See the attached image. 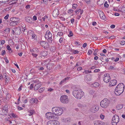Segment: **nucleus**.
Here are the masks:
<instances>
[{"label":"nucleus","instance_id":"c85d7f7f","mask_svg":"<svg viewBox=\"0 0 125 125\" xmlns=\"http://www.w3.org/2000/svg\"><path fill=\"white\" fill-rule=\"evenodd\" d=\"M104 14L102 12L100 11V13L99 14V15L101 18H103V16H104Z\"/></svg>","mask_w":125,"mask_h":125},{"label":"nucleus","instance_id":"9b49d317","mask_svg":"<svg viewBox=\"0 0 125 125\" xmlns=\"http://www.w3.org/2000/svg\"><path fill=\"white\" fill-rule=\"evenodd\" d=\"M70 77H67L62 80L60 83V85H62L65 84L67 82V81L70 79Z\"/></svg>","mask_w":125,"mask_h":125},{"label":"nucleus","instance_id":"72a5a7b5","mask_svg":"<svg viewBox=\"0 0 125 125\" xmlns=\"http://www.w3.org/2000/svg\"><path fill=\"white\" fill-rule=\"evenodd\" d=\"M48 2V0H43L41 1V3L46 4H47Z\"/></svg>","mask_w":125,"mask_h":125},{"label":"nucleus","instance_id":"4be33fe9","mask_svg":"<svg viewBox=\"0 0 125 125\" xmlns=\"http://www.w3.org/2000/svg\"><path fill=\"white\" fill-rule=\"evenodd\" d=\"M99 83H98L96 82L92 84L91 86L93 87H97L99 86Z\"/></svg>","mask_w":125,"mask_h":125},{"label":"nucleus","instance_id":"f704fd0d","mask_svg":"<svg viewBox=\"0 0 125 125\" xmlns=\"http://www.w3.org/2000/svg\"><path fill=\"white\" fill-rule=\"evenodd\" d=\"M109 6V4H107V1H106L104 4V6L105 7L108 8Z\"/></svg>","mask_w":125,"mask_h":125},{"label":"nucleus","instance_id":"bb28decb","mask_svg":"<svg viewBox=\"0 0 125 125\" xmlns=\"http://www.w3.org/2000/svg\"><path fill=\"white\" fill-rule=\"evenodd\" d=\"M97 3L100 5H103L104 3V1L103 0H99L97 2Z\"/></svg>","mask_w":125,"mask_h":125},{"label":"nucleus","instance_id":"37998d69","mask_svg":"<svg viewBox=\"0 0 125 125\" xmlns=\"http://www.w3.org/2000/svg\"><path fill=\"white\" fill-rule=\"evenodd\" d=\"M98 50L97 49H96L95 50L94 52V56H96L97 55V54L96 52H98Z\"/></svg>","mask_w":125,"mask_h":125},{"label":"nucleus","instance_id":"0eeeda50","mask_svg":"<svg viewBox=\"0 0 125 125\" xmlns=\"http://www.w3.org/2000/svg\"><path fill=\"white\" fill-rule=\"evenodd\" d=\"M119 118L118 115H115L113 116L112 119V124L113 125H116L119 122Z\"/></svg>","mask_w":125,"mask_h":125},{"label":"nucleus","instance_id":"a18cd8bd","mask_svg":"<svg viewBox=\"0 0 125 125\" xmlns=\"http://www.w3.org/2000/svg\"><path fill=\"white\" fill-rule=\"evenodd\" d=\"M9 16V14H7L5 16V17L4 18L5 19L7 20L8 19Z\"/></svg>","mask_w":125,"mask_h":125},{"label":"nucleus","instance_id":"c756f323","mask_svg":"<svg viewBox=\"0 0 125 125\" xmlns=\"http://www.w3.org/2000/svg\"><path fill=\"white\" fill-rule=\"evenodd\" d=\"M17 24H16V23L14 22H11L10 23V25L11 26H15Z\"/></svg>","mask_w":125,"mask_h":125},{"label":"nucleus","instance_id":"bf43d9fd","mask_svg":"<svg viewBox=\"0 0 125 125\" xmlns=\"http://www.w3.org/2000/svg\"><path fill=\"white\" fill-rule=\"evenodd\" d=\"M53 90H54V89L51 88H49V89H48V91L52 92V91H53Z\"/></svg>","mask_w":125,"mask_h":125},{"label":"nucleus","instance_id":"20e7f679","mask_svg":"<svg viewBox=\"0 0 125 125\" xmlns=\"http://www.w3.org/2000/svg\"><path fill=\"white\" fill-rule=\"evenodd\" d=\"M52 35L49 31H47L45 35V38L48 40L47 41L49 43L52 42Z\"/></svg>","mask_w":125,"mask_h":125},{"label":"nucleus","instance_id":"6e6d98bb","mask_svg":"<svg viewBox=\"0 0 125 125\" xmlns=\"http://www.w3.org/2000/svg\"><path fill=\"white\" fill-rule=\"evenodd\" d=\"M33 87V84H31L30 85V89H32Z\"/></svg>","mask_w":125,"mask_h":125},{"label":"nucleus","instance_id":"4d7b16f0","mask_svg":"<svg viewBox=\"0 0 125 125\" xmlns=\"http://www.w3.org/2000/svg\"><path fill=\"white\" fill-rule=\"evenodd\" d=\"M120 44L122 45H124L125 44V42L124 41H122Z\"/></svg>","mask_w":125,"mask_h":125},{"label":"nucleus","instance_id":"a211bd4d","mask_svg":"<svg viewBox=\"0 0 125 125\" xmlns=\"http://www.w3.org/2000/svg\"><path fill=\"white\" fill-rule=\"evenodd\" d=\"M25 20L27 21L30 23H32L31 18L29 17H26L25 18Z\"/></svg>","mask_w":125,"mask_h":125},{"label":"nucleus","instance_id":"412c9836","mask_svg":"<svg viewBox=\"0 0 125 125\" xmlns=\"http://www.w3.org/2000/svg\"><path fill=\"white\" fill-rule=\"evenodd\" d=\"M62 121L65 122H70V120L69 118H63L62 119Z\"/></svg>","mask_w":125,"mask_h":125},{"label":"nucleus","instance_id":"58836bf2","mask_svg":"<svg viewBox=\"0 0 125 125\" xmlns=\"http://www.w3.org/2000/svg\"><path fill=\"white\" fill-rule=\"evenodd\" d=\"M11 115L13 117L15 118L17 117V116L16 115L13 113H11Z\"/></svg>","mask_w":125,"mask_h":125},{"label":"nucleus","instance_id":"2eb2a0df","mask_svg":"<svg viewBox=\"0 0 125 125\" xmlns=\"http://www.w3.org/2000/svg\"><path fill=\"white\" fill-rule=\"evenodd\" d=\"M41 84L40 83H36L34 87V89L35 90H37L40 87Z\"/></svg>","mask_w":125,"mask_h":125},{"label":"nucleus","instance_id":"680f3d73","mask_svg":"<svg viewBox=\"0 0 125 125\" xmlns=\"http://www.w3.org/2000/svg\"><path fill=\"white\" fill-rule=\"evenodd\" d=\"M60 19L61 20H62V21H64L65 20V19L62 17H60Z\"/></svg>","mask_w":125,"mask_h":125},{"label":"nucleus","instance_id":"a878e982","mask_svg":"<svg viewBox=\"0 0 125 125\" xmlns=\"http://www.w3.org/2000/svg\"><path fill=\"white\" fill-rule=\"evenodd\" d=\"M123 107V105L122 104L118 105L116 107V108L118 110H119L121 109Z\"/></svg>","mask_w":125,"mask_h":125},{"label":"nucleus","instance_id":"9d476101","mask_svg":"<svg viewBox=\"0 0 125 125\" xmlns=\"http://www.w3.org/2000/svg\"><path fill=\"white\" fill-rule=\"evenodd\" d=\"M45 115L46 118L48 119H50L52 118H54V113L48 112Z\"/></svg>","mask_w":125,"mask_h":125},{"label":"nucleus","instance_id":"052dcab7","mask_svg":"<svg viewBox=\"0 0 125 125\" xmlns=\"http://www.w3.org/2000/svg\"><path fill=\"white\" fill-rule=\"evenodd\" d=\"M31 54L32 56H33L35 57H36L38 56V55L33 53H31Z\"/></svg>","mask_w":125,"mask_h":125},{"label":"nucleus","instance_id":"864d4df0","mask_svg":"<svg viewBox=\"0 0 125 125\" xmlns=\"http://www.w3.org/2000/svg\"><path fill=\"white\" fill-rule=\"evenodd\" d=\"M104 117V116L103 115H102L101 114V115L100 116V118L102 119H103Z\"/></svg>","mask_w":125,"mask_h":125},{"label":"nucleus","instance_id":"423d86ee","mask_svg":"<svg viewBox=\"0 0 125 125\" xmlns=\"http://www.w3.org/2000/svg\"><path fill=\"white\" fill-rule=\"evenodd\" d=\"M63 112V110L61 107H55V116L61 115Z\"/></svg>","mask_w":125,"mask_h":125},{"label":"nucleus","instance_id":"7ed1b4c3","mask_svg":"<svg viewBox=\"0 0 125 125\" xmlns=\"http://www.w3.org/2000/svg\"><path fill=\"white\" fill-rule=\"evenodd\" d=\"M109 100L107 98L104 99L100 103V105L102 107L106 108L110 104Z\"/></svg>","mask_w":125,"mask_h":125},{"label":"nucleus","instance_id":"5fc2aeb1","mask_svg":"<svg viewBox=\"0 0 125 125\" xmlns=\"http://www.w3.org/2000/svg\"><path fill=\"white\" fill-rule=\"evenodd\" d=\"M85 2L87 4H89L90 2V0H85Z\"/></svg>","mask_w":125,"mask_h":125},{"label":"nucleus","instance_id":"2f4dec72","mask_svg":"<svg viewBox=\"0 0 125 125\" xmlns=\"http://www.w3.org/2000/svg\"><path fill=\"white\" fill-rule=\"evenodd\" d=\"M9 77H7V78H6V79H5V83H8L9 82Z\"/></svg>","mask_w":125,"mask_h":125},{"label":"nucleus","instance_id":"3c124183","mask_svg":"<svg viewBox=\"0 0 125 125\" xmlns=\"http://www.w3.org/2000/svg\"><path fill=\"white\" fill-rule=\"evenodd\" d=\"M92 53V51L91 50H89V51L88 54V55H90Z\"/></svg>","mask_w":125,"mask_h":125},{"label":"nucleus","instance_id":"f3484780","mask_svg":"<svg viewBox=\"0 0 125 125\" xmlns=\"http://www.w3.org/2000/svg\"><path fill=\"white\" fill-rule=\"evenodd\" d=\"M94 122V125H103V123L99 121H96Z\"/></svg>","mask_w":125,"mask_h":125},{"label":"nucleus","instance_id":"473e14b6","mask_svg":"<svg viewBox=\"0 0 125 125\" xmlns=\"http://www.w3.org/2000/svg\"><path fill=\"white\" fill-rule=\"evenodd\" d=\"M77 7V5L76 4H74L73 5V9H76Z\"/></svg>","mask_w":125,"mask_h":125},{"label":"nucleus","instance_id":"b1692460","mask_svg":"<svg viewBox=\"0 0 125 125\" xmlns=\"http://www.w3.org/2000/svg\"><path fill=\"white\" fill-rule=\"evenodd\" d=\"M47 54V51H43L41 53V55L43 56H45Z\"/></svg>","mask_w":125,"mask_h":125},{"label":"nucleus","instance_id":"09e8293b","mask_svg":"<svg viewBox=\"0 0 125 125\" xmlns=\"http://www.w3.org/2000/svg\"><path fill=\"white\" fill-rule=\"evenodd\" d=\"M6 51L5 50H3L1 52V55L3 56L4 55Z\"/></svg>","mask_w":125,"mask_h":125},{"label":"nucleus","instance_id":"603ef678","mask_svg":"<svg viewBox=\"0 0 125 125\" xmlns=\"http://www.w3.org/2000/svg\"><path fill=\"white\" fill-rule=\"evenodd\" d=\"M5 42V40H3L1 41V43L2 44H4Z\"/></svg>","mask_w":125,"mask_h":125},{"label":"nucleus","instance_id":"13d9d810","mask_svg":"<svg viewBox=\"0 0 125 125\" xmlns=\"http://www.w3.org/2000/svg\"><path fill=\"white\" fill-rule=\"evenodd\" d=\"M100 71V70L99 69H95L94 70V72L95 73H96L98 72H99Z\"/></svg>","mask_w":125,"mask_h":125},{"label":"nucleus","instance_id":"49530a36","mask_svg":"<svg viewBox=\"0 0 125 125\" xmlns=\"http://www.w3.org/2000/svg\"><path fill=\"white\" fill-rule=\"evenodd\" d=\"M16 17H13L11 18L10 19V20L11 22H14V20L15 19Z\"/></svg>","mask_w":125,"mask_h":125},{"label":"nucleus","instance_id":"7c9ffc66","mask_svg":"<svg viewBox=\"0 0 125 125\" xmlns=\"http://www.w3.org/2000/svg\"><path fill=\"white\" fill-rule=\"evenodd\" d=\"M11 98V95L10 94H8L6 95V98L7 100H9Z\"/></svg>","mask_w":125,"mask_h":125},{"label":"nucleus","instance_id":"ddd939ff","mask_svg":"<svg viewBox=\"0 0 125 125\" xmlns=\"http://www.w3.org/2000/svg\"><path fill=\"white\" fill-rule=\"evenodd\" d=\"M38 100L37 99L32 98L30 100V102L31 104H37L38 102Z\"/></svg>","mask_w":125,"mask_h":125},{"label":"nucleus","instance_id":"774afa93","mask_svg":"<svg viewBox=\"0 0 125 125\" xmlns=\"http://www.w3.org/2000/svg\"><path fill=\"white\" fill-rule=\"evenodd\" d=\"M79 52L77 50H74L73 53L74 54H76V53H78Z\"/></svg>","mask_w":125,"mask_h":125},{"label":"nucleus","instance_id":"1a4fd4ad","mask_svg":"<svg viewBox=\"0 0 125 125\" xmlns=\"http://www.w3.org/2000/svg\"><path fill=\"white\" fill-rule=\"evenodd\" d=\"M40 44L41 46L43 47L44 48L46 49L49 47V44L48 43L44 41H41L40 42Z\"/></svg>","mask_w":125,"mask_h":125},{"label":"nucleus","instance_id":"aec40b11","mask_svg":"<svg viewBox=\"0 0 125 125\" xmlns=\"http://www.w3.org/2000/svg\"><path fill=\"white\" fill-rule=\"evenodd\" d=\"M84 80L86 81H90L91 80V77L90 76H88L85 77Z\"/></svg>","mask_w":125,"mask_h":125},{"label":"nucleus","instance_id":"e433bc0d","mask_svg":"<svg viewBox=\"0 0 125 125\" xmlns=\"http://www.w3.org/2000/svg\"><path fill=\"white\" fill-rule=\"evenodd\" d=\"M44 89H45L44 88V87H42V88L40 89L39 90V91H38L40 93H42L44 90Z\"/></svg>","mask_w":125,"mask_h":125},{"label":"nucleus","instance_id":"f03ea898","mask_svg":"<svg viewBox=\"0 0 125 125\" xmlns=\"http://www.w3.org/2000/svg\"><path fill=\"white\" fill-rule=\"evenodd\" d=\"M125 88V85L123 83L118 84L115 89V93L116 95H119L124 92Z\"/></svg>","mask_w":125,"mask_h":125},{"label":"nucleus","instance_id":"8fccbe9b","mask_svg":"<svg viewBox=\"0 0 125 125\" xmlns=\"http://www.w3.org/2000/svg\"><path fill=\"white\" fill-rule=\"evenodd\" d=\"M55 125H60V123L59 121L55 120Z\"/></svg>","mask_w":125,"mask_h":125},{"label":"nucleus","instance_id":"79ce46f5","mask_svg":"<svg viewBox=\"0 0 125 125\" xmlns=\"http://www.w3.org/2000/svg\"><path fill=\"white\" fill-rule=\"evenodd\" d=\"M63 34V33L61 32H59L58 33L57 35L59 36L60 37L62 36Z\"/></svg>","mask_w":125,"mask_h":125},{"label":"nucleus","instance_id":"4468645a","mask_svg":"<svg viewBox=\"0 0 125 125\" xmlns=\"http://www.w3.org/2000/svg\"><path fill=\"white\" fill-rule=\"evenodd\" d=\"M117 83V81L115 80H113L111 81L110 83V87L115 85Z\"/></svg>","mask_w":125,"mask_h":125},{"label":"nucleus","instance_id":"4c0bfd02","mask_svg":"<svg viewBox=\"0 0 125 125\" xmlns=\"http://www.w3.org/2000/svg\"><path fill=\"white\" fill-rule=\"evenodd\" d=\"M55 13H56L57 16L59 14V10L58 9H55Z\"/></svg>","mask_w":125,"mask_h":125},{"label":"nucleus","instance_id":"5701e85b","mask_svg":"<svg viewBox=\"0 0 125 125\" xmlns=\"http://www.w3.org/2000/svg\"><path fill=\"white\" fill-rule=\"evenodd\" d=\"M54 121V120H52L48 122H47V125H55Z\"/></svg>","mask_w":125,"mask_h":125},{"label":"nucleus","instance_id":"39448f33","mask_svg":"<svg viewBox=\"0 0 125 125\" xmlns=\"http://www.w3.org/2000/svg\"><path fill=\"white\" fill-rule=\"evenodd\" d=\"M60 101L64 104L68 103L69 102L68 96L65 95L62 96L60 98Z\"/></svg>","mask_w":125,"mask_h":125},{"label":"nucleus","instance_id":"338daca9","mask_svg":"<svg viewBox=\"0 0 125 125\" xmlns=\"http://www.w3.org/2000/svg\"><path fill=\"white\" fill-rule=\"evenodd\" d=\"M7 50H10L11 49V48H10V46L9 45L7 46Z\"/></svg>","mask_w":125,"mask_h":125},{"label":"nucleus","instance_id":"de8ad7c7","mask_svg":"<svg viewBox=\"0 0 125 125\" xmlns=\"http://www.w3.org/2000/svg\"><path fill=\"white\" fill-rule=\"evenodd\" d=\"M47 18H48V17L46 15H45L44 16V17L42 18V19L44 21H45V20Z\"/></svg>","mask_w":125,"mask_h":125},{"label":"nucleus","instance_id":"c03bdc74","mask_svg":"<svg viewBox=\"0 0 125 125\" xmlns=\"http://www.w3.org/2000/svg\"><path fill=\"white\" fill-rule=\"evenodd\" d=\"M122 11L123 12L125 13V7H123L121 9Z\"/></svg>","mask_w":125,"mask_h":125},{"label":"nucleus","instance_id":"a19ab883","mask_svg":"<svg viewBox=\"0 0 125 125\" xmlns=\"http://www.w3.org/2000/svg\"><path fill=\"white\" fill-rule=\"evenodd\" d=\"M110 69L112 70H114L116 69V68H115V67L113 66H111L110 67Z\"/></svg>","mask_w":125,"mask_h":125},{"label":"nucleus","instance_id":"f257e3e1","mask_svg":"<svg viewBox=\"0 0 125 125\" xmlns=\"http://www.w3.org/2000/svg\"><path fill=\"white\" fill-rule=\"evenodd\" d=\"M73 96L78 99H80L84 95V93L81 89L74 90L72 92Z\"/></svg>","mask_w":125,"mask_h":125},{"label":"nucleus","instance_id":"69168bd1","mask_svg":"<svg viewBox=\"0 0 125 125\" xmlns=\"http://www.w3.org/2000/svg\"><path fill=\"white\" fill-rule=\"evenodd\" d=\"M33 19L34 21H36L37 20V18L36 16H34L33 17Z\"/></svg>","mask_w":125,"mask_h":125},{"label":"nucleus","instance_id":"c9c22d12","mask_svg":"<svg viewBox=\"0 0 125 125\" xmlns=\"http://www.w3.org/2000/svg\"><path fill=\"white\" fill-rule=\"evenodd\" d=\"M36 37H37V36H36V35L35 34H34L33 33H32V34L31 35V38H32V39H34L35 38H36Z\"/></svg>","mask_w":125,"mask_h":125},{"label":"nucleus","instance_id":"cd10ccee","mask_svg":"<svg viewBox=\"0 0 125 125\" xmlns=\"http://www.w3.org/2000/svg\"><path fill=\"white\" fill-rule=\"evenodd\" d=\"M34 110H31L29 111L28 112L29 114L28 115L29 116H31V115H32L33 113L34 112Z\"/></svg>","mask_w":125,"mask_h":125},{"label":"nucleus","instance_id":"ea45409f","mask_svg":"<svg viewBox=\"0 0 125 125\" xmlns=\"http://www.w3.org/2000/svg\"><path fill=\"white\" fill-rule=\"evenodd\" d=\"M73 35V33L72 31H70L69 32V34H68V36L69 37H71Z\"/></svg>","mask_w":125,"mask_h":125},{"label":"nucleus","instance_id":"6ab92c4d","mask_svg":"<svg viewBox=\"0 0 125 125\" xmlns=\"http://www.w3.org/2000/svg\"><path fill=\"white\" fill-rule=\"evenodd\" d=\"M78 106L79 107L83 108L86 106V104H81L79 103L78 104Z\"/></svg>","mask_w":125,"mask_h":125},{"label":"nucleus","instance_id":"0e129e2a","mask_svg":"<svg viewBox=\"0 0 125 125\" xmlns=\"http://www.w3.org/2000/svg\"><path fill=\"white\" fill-rule=\"evenodd\" d=\"M73 11V10H72L70 9L68 11V12L69 13H71Z\"/></svg>","mask_w":125,"mask_h":125},{"label":"nucleus","instance_id":"dca6fc26","mask_svg":"<svg viewBox=\"0 0 125 125\" xmlns=\"http://www.w3.org/2000/svg\"><path fill=\"white\" fill-rule=\"evenodd\" d=\"M15 30V33L17 35H19L20 34L21 30L19 28H14Z\"/></svg>","mask_w":125,"mask_h":125},{"label":"nucleus","instance_id":"e2e57ef3","mask_svg":"<svg viewBox=\"0 0 125 125\" xmlns=\"http://www.w3.org/2000/svg\"><path fill=\"white\" fill-rule=\"evenodd\" d=\"M87 45V43H85L83 44V47L84 48H85L86 46Z\"/></svg>","mask_w":125,"mask_h":125},{"label":"nucleus","instance_id":"6e6552de","mask_svg":"<svg viewBox=\"0 0 125 125\" xmlns=\"http://www.w3.org/2000/svg\"><path fill=\"white\" fill-rule=\"evenodd\" d=\"M104 76L103 80L105 82L107 83L110 81L111 78L109 74H105L104 75Z\"/></svg>","mask_w":125,"mask_h":125},{"label":"nucleus","instance_id":"f8f14e48","mask_svg":"<svg viewBox=\"0 0 125 125\" xmlns=\"http://www.w3.org/2000/svg\"><path fill=\"white\" fill-rule=\"evenodd\" d=\"M99 109V108L98 106H94L91 108L90 110L92 113H94L96 111H98Z\"/></svg>","mask_w":125,"mask_h":125},{"label":"nucleus","instance_id":"393cba45","mask_svg":"<svg viewBox=\"0 0 125 125\" xmlns=\"http://www.w3.org/2000/svg\"><path fill=\"white\" fill-rule=\"evenodd\" d=\"M20 19L16 17L15 19L14 20V22L16 23V24H18L20 23Z\"/></svg>","mask_w":125,"mask_h":125}]
</instances>
